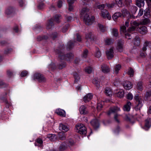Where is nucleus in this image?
<instances>
[{
	"label": "nucleus",
	"mask_w": 151,
	"mask_h": 151,
	"mask_svg": "<svg viewBox=\"0 0 151 151\" xmlns=\"http://www.w3.org/2000/svg\"><path fill=\"white\" fill-rule=\"evenodd\" d=\"M89 9L86 8H83L81 10V15L83 18L86 24L90 25L92 24L94 20V17L89 15Z\"/></svg>",
	"instance_id": "nucleus-1"
},
{
	"label": "nucleus",
	"mask_w": 151,
	"mask_h": 151,
	"mask_svg": "<svg viewBox=\"0 0 151 151\" xmlns=\"http://www.w3.org/2000/svg\"><path fill=\"white\" fill-rule=\"evenodd\" d=\"M55 52L57 53L58 55L59 58L62 60H70L73 58V55L72 53H69L66 54L65 56L63 49H57L55 51Z\"/></svg>",
	"instance_id": "nucleus-2"
},
{
	"label": "nucleus",
	"mask_w": 151,
	"mask_h": 151,
	"mask_svg": "<svg viewBox=\"0 0 151 151\" xmlns=\"http://www.w3.org/2000/svg\"><path fill=\"white\" fill-rule=\"evenodd\" d=\"M120 110V109L116 106L111 107L107 112V114L109 116L112 114H114V119L117 123H119V121L118 118L119 115L115 114Z\"/></svg>",
	"instance_id": "nucleus-3"
},
{
	"label": "nucleus",
	"mask_w": 151,
	"mask_h": 151,
	"mask_svg": "<svg viewBox=\"0 0 151 151\" xmlns=\"http://www.w3.org/2000/svg\"><path fill=\"white\" fill-rule=\"evenodd\" d=\"M134 99L135 100L137 104L136 108L137 110H140L144 102L142 98L139 96L138 95H137L134 96Z\"/></svg>",
	"instance_id": "nucleus-4"
},
{
	"label": "nucleus",
	"mask_w": 151,
	"mask_h": 151,
	"mask_svg": "<svg viewBox=\"0 0 151 151\" xmlns=\"http://www.w3.org/2000/svg\"><path fill=\"white\" fill-rule=\"evenodd\" d=\"M76 132L81 134L85 135L87 132L86 127L81 124H78L76 125Z\"/></svg>",
	"instance_id": "nucleus-5"
},
{
	"label": "nucleus",
	"mask_w": 151,
	"mask_h": 151,
	"mask_svg": "<svg viewBox=\"0 0 151 151\" xmlns=\"http://www.w3.org/2000/svg\"><path fill=\"white\" fill-rule=\"evenodd\" d=\"M32 78L34 80H35L36 79H37L40 82H45L46 81L43 75L39 73H36L34 74Z\"/></svg>",
	"instance_id": "nucleus-6"
},
{
	"label": "nucleus",
	"mask_w": 151,
	"mask_h": 151,
	"mask_svg": "<svg viewBox=\"0 0 151 151\" xmlns=\"http://www.w3.org/2000/svg\"><path fill=\"white\" fill-rule=\"evenodd\" d=\"M120 32L121 34H125L126 38L128 39L131 38L130 35L129 34L126 30V27L125 26L123 25L120 27Z\"/></svg>",
	"instance_id": "nucleus-7"
},
{
	"label": "nucleus",
	"mask_w": 151,
	"mask_h": 151,
	"mask_svg": "<svg viewBox=\"0 0 151 151\" xmlns=\"http://www.w3.org/2000/svg\"><path fill=\"white\" fill-rule=\"evenodd\" d=\"M100 14L103 18H107L108 20H110L111 18V16L109 14L108 11L106 9L101 10Z\"/></svg>",
	"instance_id": "nucleus-8"
},
{
	"label": "nucleus",
	"mask_w": 151,
	"mask_h": 151,
	"mask_svg": "<svg viewBox=\"0 0 151 151\" xmlns=\"http://www.w3.org/2000/svg\"><path fill=\"white\" fill-rule=\"evenodd\" d=\"M117 50L120 52H122L123 50V42L121 40H119L116 45Z\"/></svg>",
	"instance_id": "nucleus-9"
},
{
	"label": "nucleus",
	"mask_w": 151,
	"mask_h": 151,
	"mask_svg": "<svg viewBox=\"0 0 151 151\" xmlns=\"http://www.w3.org/2000/svg\"><path fill=\"white\" fill-rule=\"evenodd\" d=\"M101 68L102 71L105 73L109 72L110 70L109 67L105 64H103L101 65Z\"/></svg>",
	"instance_id": "nucleus-10"
},
{
	"label": "nucleus",
	"mask_w": 151,
	"mask_h": 151,
	"mask_svg": "<svg viewBox=\"0 0 151 151\" xmlns=\"http://www.w3.org/2000/svg\"><path fill=\"white\" fill-rule=\"evenodd\" d=\"M114 51L113 49L111 48L106 51V54L108 59H111L114 57Z\"/></svg>",
	"instance_id": "nucleus-11"
},
{
	"label": "nucleus",
	"mask_w": 151,
	"mask_h": 151,
	"mask_svg": "<svg viewBox=\"0 0 151 151\" xmlns=\"http://www.w3.org/2000/svg\"><path fill=\"white\" fill-rule=\"evenodd\" d=\"M151 125V120L150 118H148L145 121V125L144 129L145 130H147Z\"/></svg>",
	"instance_id": "nucleus-12"
},
{
	"label": "nucleus",
	"mask_w": 151,
	"mask_h": 151,
	"mask_svg": "<svg viewBox=\"0 0 151 151\" xmlns=\"http://www.w3.org/2000/svg\"><path fill=\"white\" fill-rule=\"evenodd\" d=\"M123 86L126 90H129L132 88V83L129 81L125 82L123 83Z\"/></svg>",
	"instance_id": "nucleus-13"
},
{
	"label": "nucleus",
	"mask_w": 151,
	"mask_h": 151,
	"mask_svg": "<svg viewBox=\"0 0 151 151\" xmlns=\"http://www.w3.org/2000/svg\"><path fill=\"white\" fill-rule=\"evenodd\" d=\"M91 124L93 128L96 129L99 127V122L98 120L96 119L92 120L91 122Z\"/></svg>",
	"instance_id": "nucleus-14"
},
{
	"label": "nucleus",
	"mask_w": 151,
	"mask_h": 151,
	"mask_svg": "<svg viewBox=\"0 0 151 151\" xmlns=\"http://www.w3.org/2000/svg\"><path fill=\"white\" fill-rule=\"evenodd\" d=\"M79 111L81 114L85 115L88 113L86 107L83 105L81 106L79 108Z\"/></svg>",
	"instance_id": "nucleus-15"
},
{
	"label": "nucleus",
	"mask_w": 151,
	"mask_h": 151,
	"mask_svg": "<svg viewBox=\"0 0 151 151\" xmlns=\"http://www.w3.org/2000/svg\"><path fill=\"white\" fill-rule=\"evenodd\" d=\"M59 129L63 132H66L69 130L68 127L67 126L62 124H60Z\"/></svg>",
	"instance_id": "nucleus-16"
},
{
	"label": "nucleus",
	"mask_w": 151,
	"mask_h": 151,
	"mask_svg": "<svg viewBox=\"0 0 151 151\" xmlns=\"http://www.w3.org/2000/svg\"><path fill=\"white\" fill-rule=\"evenodd\" d=\"M93 95L91 93H88L84 96L83 100L85 102H87L90 101Z\"/></svg>",
	"instance_id": "nucleus-17"
},
{
	"label": "nucleus",
	"mask_w": 151,
	"mask_h": 151,
	"mask_svg": "<svg viewBox=\"0 0 151 151\" xmlns=\"http://www.w3.org/2000/svg\"><path fill=\"white\" fill-rule=\"evenodd\" d=\"M55 113L58 115L63 117H64L65 116V111L64 110L60 109H56Z\"/></svg>",
	"instance_id": "nucleus-18"
},
{
	"label": "nucleus",
	"mask_w": 151,
	"mask_h": 151,
	"mask_svg": "<svg viewBox=\"0 0 151 151\" xmlns=\"http://www.w3.org/2000/svg\"><path fill=\"white\" fill-rule=\"evenodd\" d=\"M131 106V103L129 101L127 102V104L125 105L123 107V110L124 111H129L130 109Z\"/></svg>",
	"instance_id": "nucleus-19"
},
{
	"label": "nucleus",
	"mask_w": 151,
	"mask_h": 151,
	"mask_svg": "<svg viewBox=\"0 0 151 151\" xmlns=\"http://www.w3.org/2000/svg\"><path fill=\"white\" fill-rule=\"evenodd\" d=\"M145 0H136V5L139 7L143 6L145 4Z\"/></svg>",
	"instance_id": "nucleus-20"
},
{
	"label": "nucleus",
	"mask_w": 151,
	"mask_h": 151,
	"mask_svg": "<svg viewBox=\"0 0 151 151\" xmlns=\"http://www.w3.org/2000/svg\"><path fill=\"white\" fill-rule=\"evenodd\" d=\"M138 31L141 34L146 33L147 31V27L145 26H142L138 29Z\"/></svg>",
	"instance_id": "nucleus-21"
},
{
	"label": "nucleus",
	"mask_w": 151,
	"mask_h": 151,
	"mask_svg": "<svg viewBox=\"0 0 151 151\" xmlns=\"http://www.w3.org/2000/svg\"><path fill=\"white\" fill-rule=\"evenodd\" d=\"M134 44L137 46H139L140 44V39L139 37L136 36L134 40Z\"/></svg>",
	"instance_id": "nucleus-22"
},
{
	"label": "nucleus",
	"mask_w": 151,
	"mask_h": 151,
	"mask_svg": "<svg viewBox=\"0 0 151 151\" xmlns=\"http://www.w3.org/2000/svg\"><path fill=\"white\" fill-rule=\"evenodd\" d=\"M86 37L88 41H91L92 40H93V36L91 32H89L86 35Z\"/></svg>",
	"instance_id": "nucleus-23"
},
{
	"label": "nucleus",
	"mask_w": 151,
	"mask_h": 151,
	"mask_svg": "<svg viewBox=\"0 0 151 151\" xmlns=\"http://www.w3.org/2000/svg\"><path fill=\"white\" fill-rule=\"evenodd\" d=\"M68 1L69 5V10L70 11H72L73 9L72 4L74 3L75 0H68Z\"/></svg>",
	"instance_id": "nucleus-24"
},
{
	"label": "nucleus",
	"mask_w": 151,
	"mask_h": 151,
	"mask_svg": "<svg viewBox=\"0 0 151 151\" xmlns=\"http://www.w3.org/2000/svg\"><path fill=\"white\" fill-rule=\"evenodd\" d=\"M67 145L65 142L62 143L59 147L60 150L61 151H62L65 150L67 148Z\"/></svg>",
	"instance_id": "nucleus-25"
},
{
	"label": "nucleus",
	"mask_w": 151,
	"mask_h": 151,
	"mask_svg": "<svg viewBox=\"0 0 151 151\" xmlns=\"http://www.w3.org/2000/svg\"><path fill=\"white\" fill-rule=\"evenodd\" d=\"M14 11L13 8L12 7H9L6 10L5 14L7 15H9L12 13Z\"/></svg>",
	"instance_id": "nucleus-26"
},
{
	"label": "nucleus",
	"mask_w": 151,
	"mask_h": 151,
	"mask_svg": "<svg viewBox=\"0 0 151 151\" xmlns=\"http://www.w3.org/2000/svg\"><path fill=\"white\" fill-rule=\"evenodd\" d=\"M61 60L58 65V68L60 69H62L65 67L66 65V63L64 61H62V60L61 59Z\"/></svg>",
	"instance_id": "nucleus-27"
},
{
	"label": "nucleus",
	"mask_w": 151,
	"mask_h": 151,
	"mask_svg": "<svg viewBox=\"0 0 151 151\" xmlns=\"http://www.w3.org/2000/svg\"><path fill=\"white\" fill-rule=\"evenodd\" d=\"M97 27L101 32H104L106 31L105 27L101 24H99Z\"/></svg>",
	"instance_id": "nucleus-28"
},
{
	"label": "nucleus",
	"mask_w": 151,
	"mask_h": 151,
	"mask_svg": "<svg viewBox=\"0 0 151 151\" xmlns=\"http://www.w3.org/2000/svg\"><path fill=\"white\" fill-rule=\"evenodd\" d=\"M61 18V17L60 14H56L53 18V19L54 21L57 23H58L60 22Z\"/></svg>",
	"instance_id": "nucleus-29"
},
{
	"label": "nucleus",
	"mask_w": 151,
	"mask_h": 151,
	"mask_svg": "<svg viewBox=\"0 0 151 151\" xmlns=\"http://www.w3.org/2000/svg\"><path fill=\"white\" fill-rule=\"evenodd\" d=\"M47 137L51 141H54L56 138V136L54 134H49L47 136Z\"/></svg>",
	"instance_id": "nucleus-30"
},
{
	"label": "nucleus",
	"mask_w": 151,
	"mask_h": 151,
	"mask_svg": "<svg viewBox=\"0 0 151 151\" xmlns=\"http://www.w3.org/2000/svg\"><path fill=\"white\" fill-rule=\"evenodd\" d=\"M121 14L120 12L115 13L112 16V18L114 21H116L119 17H120Z\"/></svg>",
	"instance_id": "nucleus-31"
},
{
	"label": "nucleus",
	"mask_w": 151,
	"mask_h": 151,
	"mask_svg": "<svg viewBox=\"0 0 151 151\" xmlns=\"http://www.w3.org/2000/svg\"><path fill=\"white\" fill-rule=\"evenodd\" d=\"M105 93L107 96H110L112 94V91L111 89L109 88H106L105 89Z\"/></svg>",
	"instance_id": "nucleus-32"
},
{
	"label": "nucleus",
	"mask_w": 151,
	"mask_h": 151,
	"mask_svg": "<svg viewBox=\"0 0 151 151\" xmlns=\"http://www.w3.org/2000/svg\"><path fill=\"white\" fill-rule=\"evenodd\" d=\"M121 68V65H116L114 70V73L116 74H117Z\"/></svg>",
	"instance_id": "nucleus-33"
},
{
	"label": "nucleus",
	"mask_w": 151,
	"mask_h": 151,
	"mask_svg": "<svg viewBox=\"0 0 151 151\" xmlns=\"http://www.w3.org/2000/svg\"><path fill=\"white\" fill-rule=\"evenodd\" d=\"M53 26V24L52 21L51 20L48 22L46 26V28L47 29H50L52 28Z\"/></svg>",
	"instance_id": "nucleus-34"
},
{
	"label": "nucleus",
	"mask_w": 151,
	"mask_h": 151,
	"mask_svg": "<svg viewBox=\"0 0 151 151\" xmlns=\"http://www.w3.org/2000/svg\"><path fill=\"white\" fill-rule=\"evenodd\" d=\"M112 34L115 37H117L118 36V30L115 28H113L112 30Z\"/></svg>",
	"instance_id": "nucleus-35"
},
{
	"label": "nucleus",
	"mask_w": 151,
	"mask_h": 151,
	"mask_svg": "<svg viewBox=\"0 0 151 151\" xmlns=\"http://www.w3.org/2000/svg\"><path fill=\"white\" fill-rule=\"evenodd\" d=\"M92 82L93 84L96 85V88L97 89H99L100 86L98 81L95 79H94L92 80Z\"/></svg>",
	"instance_id": "nucleus-36"
},
{
	"label": "nucleus",
	"mask_w": 151,
	"mask_h": 151,
	"mask_svg": "<svg viewBox=\"0 0 151 151\" xmlns=\"http://www.w3.org/2000/svg\"><path fill=\"white\" fill-rule=\"evenodd\" d=\"M116 96L119 98L123 97L124 96V92L122 91H119L116 93Z\"/></svg>",
	"instance_id": "nucleus-37"
},
{
	"label": "nucleus",
	"mask_w": 151,
	"mask_h": 151,
	"mask_svg": "<svg viewBox=\"0 0 151 151\" xmlns=\"http://www.w3.org/2000/svg\"><path fill=\"white\" fill-rule=\"evenodd\" d=\"M74 76L75 78V82H77L80 79V76L77 73H74Z\"/></svg>",
	"instance_id": "nucleus-38"
},
{
	"label": "nucleus",
	"mask_w": 151,
	"mask_h": 151,
	"mask_svg": "<svg viewBox=\"0 0 151 151\" xmlns=\"http://www.w3.org/2000/svg\"><path fill=\"white\" fill-rule=\"evenodd\" d=\"M105 44L106 45H110L113 42V40L109 38L106 39L105 40Z\"/></svg>",
	"instance_id": "nucleus-39"
},
{
	"label": "nucleus",
	"mask_w": 151,
	"mask_h": 151,
	"mask_svg": "<svg viewBox=\"0 0 151 151\" xmlns=\"http://www.w3.org/2000/svg\"><path fill=\"white\" fill-rule=\"evenodd\" d=\"M59 139L62 140H64L65 138V136L64 134L60 133L59 134Z\"/></svg>",
	"instance_id": "nucleus-40"
},
{
	"label": "nucleus",
	"mask_w": 151,
	"mask_h": 151,
	"mask_svg": "<svg viewBox=\"0 0 151 151\" xmlns=\"http://www.w3.org/2000/svg\"><path fill=\"white\" fill-rule=\"evenodd\" d=\"M137 88L140 91H142V84L141 82H139L137 83Z\"/></svg>",
	"instance_id": "nucleus-41"
},
{
	"label": "nucleus",
	"mask_w": 151,
	"mask_h": 151,
	"mask_svg": "<svg viewBox=\"0 0 151 151\" xmlns=\"http://www.w3.org/2000/svg\"><path fill=\"white\" fill-rule=\"evenodd\" d=\"M101 53L99 49H97L95 53V56L98 58H99L101 56Z\"/></svg>",
	"instance_id": "nucleus-42"
},
{
	"label": "nucleus",
	"mask_w": 151,
	"mask_h": 151,
	"mask_svg": "<svg viewBox=\"0 0 151 151\" xmlns=\"http://www.w3.org/2000/svg\"><path fill=\"white\" fill-rule=\"evenodd\" d=\"M48 68L51 70H53L56 68V66L54 63H52L49 65Z\"/></svg>",
	"instance_id": "nucleus-43"
},
{
	"label": "nucleus",
	"mask_w": 151,
	"mask_h": 151,
	"mask_svg": "<svg viewBox=\"0 0 151 151\" xmlns=\"http://www.w3.org/2000/svg\"><path fill=\"white\" fill-rule=\"evenodd\" d=\"M131 9H132V12L133 14H135L137 10V7L135 6H132Z\"/></svg>",
	"instance_id": "nucleus-44"
},
{
	"label": "nucleus",
	"mask_w": 151,
	"mask_h": 151,
	"mask_svg": "<svg viewBox=\"0 0 151 151\" xmlns=\"http://www.w3.org/2000/svg\"><path fill=\"white\" fill-rule=\"evenodd\" d=\"M115 1L117 5L119 7H122L123 5L121 0H115Z\"/></svg>",
	"instance_id": "nucleus-45"
},
{
	"label": "nucleus",
	"mask_w": 151,
	"mask_h": 151,
	"mask_svg": "<svg viewBox=\"0 0 151 151\" xmlns=\"http://www.w3.org/2000/svg\"><path fill=\"white\" fill-rule=\"evenodd\" d=\"M104 103L103 102L101 103H99L98 104L97 106V109L98 111H99L101 110L103 107V104Z\"/></svg>",
	"instance_id": "nucleus-46"
},
{
	"label": "nucleus",
	"mask_w": 151,
	"mask_h": 151,
	"mask_svg": "<svg viewBox=\"0 0 151 151\" xmlns=\"http://www.w3.org/2000/svg\"><path fill=\"white\" fill-rule=\"evenodd\" d=\"M150 22V20L147 18H145L144 19L142 22V24L144 25L147 24Z\"/></svg>",
	"instance_id": "nucleus-47"
},
{
	"label": "nucleus",
	"mask_w": 151,
	"mask_h": 151,
	"mask_svg": "<svg viewBox=\"0 0 151 151\" xmlns=\"http://www.w3.org/2000/svg\"><path fill=\"white\" fill-rule=\"evenodd\" d=\"M134 71L133 69L130 68L128 70V74L131 76H133L134 75Z\"/></svg>",
	"instance_id": "nucleus-48"
},
{
	"label": "nucleus",
	"mask_w": 151,
	"mask_h": 151,
	"mask_svg": "<svg viewBox=\"0 0 151 151\" xmlns=\"http://www.w3.org/2000/svg\"><path fill=\"white\" fill-rule=\"evenodd\" d=\"M88 51L87 50H84L82 55V57L84 58H86L88 55Z\"/></svg>",
	"instance_id": "nucleus-49"
},
{
	"label": "nucleus",
	"mask_w": 151,
	"mask_h": 151,
	"mask_svg": "<svg viewBox=\"0 0 151 151\" xmlns=\"http://www.w3.org/2000/svg\"><path fill=\"white\" fill-rule=\"evenodd\" d=\"M74 42L70 41L68 43V47L69 49H71L73 46V43Z\"/></svg>",
	"instance_id": "nucleus-50"
},
{
	"label": "nucleus",
	"mask_w": 151,
	"mask_h": 151,
	"mask_svg": "<svg viewBox=\"0 0 151 151\" xmlns=\"http://www.w3.org/2000/svg\"><path fill=\"white\" fill-rule=\"evenodd\" d=\"M145 13L144 16H146L147 17H148L150 16V11L148 9H146L144 11Z\"/></svg>",
	"instance_id": "nucleus-51"
},
{
	"label": "nucleus",
	"mask_w": 151,
	"mask_h": 151,
	"mask_svg": "<svg viewBox=\"0 0 151 151\" xmlns=\"http://www.w3.org/2000/svg\"><path fill=\"white\" fill-rule=\"evenodd\" d=\"M122 12L124 17L127 16L128 14V12L126 9H123L122 10Z\"/></svg>",
	"instance_id": "nucleus-52"
},
{
	"label": "nucleus",
	"mask_w": 151,
	"mask_h": 151,
	"mask_svg": "<svg viewBox=\"0 0 151 151\" xmlns=\"http://www.w3.org/2000/svg\"><path fill=\"white\" fill-rule=\"evenodd\" d=\"M85 71L88 73H90L92 72V68L91 67H88L86 68Z\"/></svg>",
	"instance_id": "nucleus-53"
},
{
	"label": "nucleus",
	"mask_w": 151,
	"mask_h": 151,
	"mask_svg": "<svg viewBox=\"0 0 151 151\" xmlns=\"http://www.w3.org/2000/svg\"><path fill=\"white\" fill-rule=\"evenodd\" d=\"M135 27L134 26H132L130 27L127 30V32H132L133 31L135 30Z\"/></svg>",
	"instance_id": "nucleus-54"
},
{
	"label": "nucleus",
	"mask_w": 151,
	"mask_h": 151,
	"mask_svg": "<svg viewBox=\"0 0 151 151\" xmlns=\"http://www.w3.org/2000/svg\"><path fill=\"white\" fill-rule=\"evenodd\" d=\"M133 96L132 94L131 93H129L127 95V98L129 100H132L133 99Z\"/></svg>",
	"instance_id": "nucleus-55"
},
{
	"label": "nucleus",
	"mask_w": 151,
	"mask_h": 151,
	"mask_svg": "<svg viewBox=\"0 0 151 151\" xmlns=\"http://www.w3.org/2000/svg\"><path fill=\"white\" fill-rule=\"evenodd\" d=\"M131 24H132V26H134L135 28L138 26L139 25V24L138 23H137L136 21H133L132 22Z\"/></svg>",
	"instance_id": "nucleus-56"
},
{
	"label": "nucleus",
	"mask_w": 151,
	"mask_h": 151,
	"mask_svg": "<svg viewBox=\"0 0 151 151\" xmlns=\"http://www.w3.org/2000/svg\"><path fill=\"white\" fill-rule=\"evenodd\" d=\"M28 72L26 70L22 71L21 73V76L22 77H24L27 75Z\"/></svg>",
	"instance_id": "nucleus-57"
},
{
	"label": "nucleus",
	"mask_w": 151,
	"mask_h": 151,
	"mask_svg": "<svg viewBox=\"0 0 151 151\" xmlns=\"http://www.w3.org/2000/svg\"><path fill=\"white\" fill-rule=\"evenodd\" d=\"M12 51V49L11 48L7 49L4 51V53L7 54L10 53Z\"/></svg>",
	"instance_id": "nucleus-58"
},
{
	"label": "nucleus",
	"mask_w": 151,
	"mask_h": 151,
	"mask_svg": "<svg viewBox=\"0 0 151 151\" xmlns=\"http://www.w3.org/2000/svg\"><path fill=\"white\" fill-rule=\"evenodd\" d=\"M97 8L101 9V10H104V9L105 8V5L104 4H102L97 6Z\"/></svg>",
	"instance_id": "nucleus-59"
},
{
	"label": "nucleus",
	"mask_w": 151,
	"mask_h": 151,
	"mask_svg": "<svg viewBox=\"0 0 151 151\" xmlns=\"http://www.w3.org/2000/svg\"><path fill=\"white\" fill-rule=\"evenodd\" d=\"M68 144L69 145H72L74 144V141L73 139H69L68 140Z\"/></svg>",
	"instance_id": "nucleus-60"
},
{
	"label": "nucleus",
	"mask_w": 151,
	"mask_h": 151,
	"mask_svg": "<svg viewBox=\"0 0 151 151\" xmlns=\"http://www.w3.org/2000/svg\"><path fill=\"white\" fill-rule=\"evenodd\" d=\"M143 13V10L142 9H140L137 16L140 17L142 15Z\"/></svg>",
	"instance_id": "nucleus-61"
},
{
	"label": "nucleus",
	"mask_w": 151,
	"mask_h": 151,
	"mask_svg": "<svg viewBox=\"0 0 151 151\" xmlns=\"http://www.w3.org/2000/svg\"><path fill=\"white\" fill-rule=\"evenodd\" d=\"M63 2L61 1H59L57 3V6L59 8H60L62 6Z\"/></svg>",
	"instance_id": "nucleus-62"
},
{
	"label": "nucleus",
	"mask_w": 151,
	"mask_h": 151,
	"mask_svg": "<svg viewBox=\"0 0 151 151\" xmlns=\"http://www.w3.org/2000/svg\"><path fill=\"white\" fill-rule=\"evenodd\" d=\"M36 142L37 143L40 144H42L43 142L42 139L40 138H38L37 139Z\"/></svg>",
	"instance_id": "nucleus-63"
},
{
	"label": "nucleus",
	"mask_w": 151,
	"mask_h": 151,
	"mask_svg": "<svg viewBox=\"0 0 151 151\" xmlns=\"http://www.w3.org/2000/svg\"><path fill=\"white\" fill-rule=\"evenodd\" d=\"M125 118L126 120L129 121H130L131 119L130 117L129 116L127 115H125Z\"/></svg>",
	"instance_id": "nucleus-64"
}]
</instances>
